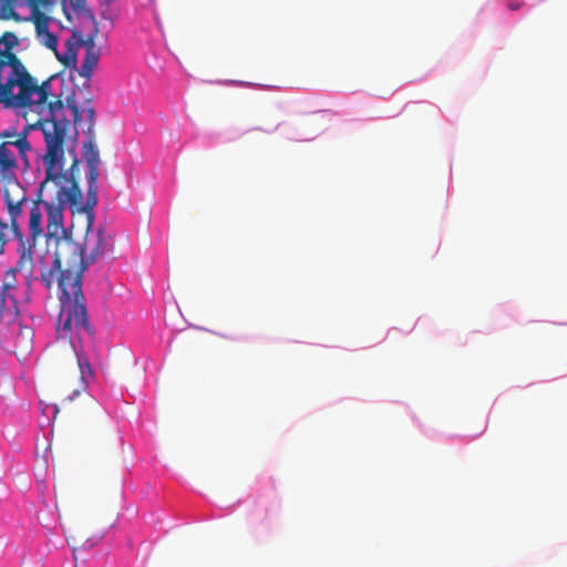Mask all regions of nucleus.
Returning a JSON list of instances; mask_svg holds the SVG:
<instances>
[{"label": "nucleus", "instance_id": "4468645a", "mask_svg": "<svg viewBox=\"0 0 567 567\" xmlns=\"http://www.w3.org/2000/svg\"><path fill=\"white\" fill-rule=\"evenodd\" d=\"M73 323L75 324V321H58L56 323V333L60 338L70 339L71 332L73 329Z\"/></svg>", "mask_w": 567, "mask_h": 567}, {"label": "nucleus", "instance_id": "2eb2a0df", "mask_svg": "<svg viewBox=\"0 0 567 567\" xmlns=\"http://www.w3.org/2000/svg\"><path fill=\"white\" fill-rule=\"evenodd\" d=\"M55 2V0H35V3L32 4L28 1V8L31 11V17H35L38 14H45L41 11V7H48Z\"/></svg>", "mask_w": 567, "mask_h": 567}, {"label": "nucleus", "instance_id": "1a4fd4ad", "mask_svg": "<svg viewBox=\"0 0 567 567\" xmlns=\"http://www.w3.org/2000/svg\"><path fill=\"white\" fill-rule=\"evenodd\" d=\"M31 19L34 23L35 31L41 40V43L48 49L56 52L58 38L55 34L49 31L50 17L47 14H38L35 17H31Z\"/></svg>", "mask_w": 567, "mask_h": 567}, {"label": "nucleus", "instance_id": "aec40b11", "mask_svg": "<svg viewBox=\"0 0 567 567\" xmlns=\"http://www.w3.org/2000/svg\"><path fill=\"white\" fill-rule=\"evenodd\" d=\"M523 2L518 0H507V8L512 11L519 10L523 7Z\"/></svg>", "mask_w": 567, "mask_h": 567}, {"label": "nucleus", "instance_id": "7ed1b4c3", "mask_svg": "<svg viewBox=\"0 0 567 567\" xmlns=\"http://www.w3.org/2000/svg\"><path fill=\"white\" fill-rule=\"evenodd\" d=\"M53 266L43 271L41 281L48 289L56 282L61 290L59 319H87L86 300L82 292V277L85 265L82 250L72 237H62L54 245Z\"/></svg>", "mask_w": 567, "mask_h": 567}, {"label": "nucleus", "instance_id": "9d476101", "mask_svg": "<svg viewBox=\"0 0 567 567\" xmlns=\"http://www.w3.org/2000/svg\"><path fill=\"white\" fill-rule=\"evenodd\" d=\"M86 103H87V105L84 106L82 110H80L73 97H69L66 100V106L72 112L74 124L80 123L82 121L83 115L85 116V118L89 123L87 130H86V135H89L90 132H94L95 110L91 105V100H87Z\"/></svg>", "mask_w": 567, "mask_h": 567}, {"label": "nucleus", "instance_id": "ddd939ff", "mask_svg": "<svg viewBox=\"0 0 567 567\" xmlns=\"http://www.w3.org/2000/svg\"><path fill=\"white\" fill-rule=\"evenodd\" d=\"M55 55L58 58V60L64 64L65 66H73V68H76V62H78V52H76V49L74 48V44L71 42V40H69L66 42V50L64 51L63 54H59L58 51L55 52Z\"/></svg>", "mask_w": 567, "mask_h": 567}, {"label": "nucleus", "instance_id": "39448f33", "mask_svg": "<svg viewBox=\"0 0 567 567\" xmlns=\"http://www.w3.org/2000/svg\"><path fill=\"white\" fill-rule=\"evenodd\" d=\"M83 157L87 166V194H86V208L93 209L97 204V179L100 176V152L95 145V134L90 132L83 143Z\"/></svg>", "mask_w": 567, "mask_h": 567}, {"label": "nucleus", "instance_id": "6ab92c4d", "mask_svg": "<svg viewBox=\"0 0 567 567\" xmlns=\"http://www.w3.org/2000/svg\"><path fill=\"white\" fill-rule=\"evenodd\" d=\"M69 4L76 12L82 11L86 6V0H69Z\"/></svg>", "mask_w": 567, "mask_h": 567}, {"label": "nucleus", "instance_id": "dca6fc26", "mask_svg": "<svg viewBox=\"0 0 567 567\" xmlns=\"http://www.w3.org/2000/svg\"><path fill=\"white\" fill-rule=\"evenodd\" d=\"M95 34H96V31L94 32V34H89L86 37V39H81L79 41V44L83 45L85 48V52H91V50L93 52H100V49L96 47V43H95Z\"/></svg>", "mask_w": 567, "mask_h": 567}, {"label": "nucleus", "instance_id": "0eeeda50", "mask_svg": "<svg viewBox=\"0 0 567 567\" xmlns=\"http://www.w3.org/2000/svg\"><path fill=\"white\" fill-rule=\"evenodd\" d=\"M83 212L87 213V227L84 239V245L79 244L82 250V261L85 265V270L91 264H94L105 251V237L101 229L96 234L92 233L93 214L92 209L86 208V204L82 207Z\"/></svg>", "mask_w": 567, "mask_h": 567}, {"label": "nucleus", "instance_id": "f3484780", "mask_svg": "<svg viewBox=\"0 0 567 567\" xmlns=\"http://www.w3.org/2000/svg\"><path fill=\"white\" fill-rule=\"evenodd\" d=\"M22 135H25V133L18 134L16 131L4 130L3 132H0V142L8 141V140H17L18 137H21Z\"/></svg>", "mask_w": 567, "mask_h": 567}, {"label": "nucleus", "instance_id": "6e6552de", "mask_svg": "<svg viewBox=\"0 0 567 567\" xmlns=\"http://www.w3.org/2000/svg\"><path fill=\"white\" fill-rule=\"evenodd\" d=\"M75 357L79 368L76 385L72 388L71 394L65 395L62 403L72 402L75 396H79L83 391H85L87 382L93 378V371L87 358L79 353H75Z\"/></svg>", "mask_w": 567, "mask_h": 567}, {"label": "nucleus", "instance_id": "9b49d317", "mask_svg": "<svg viewBox=\"0 0 567 567\" xmlns=\"http://www.w3.org/2000/svg\"><path fill=\"white\" fill-rule=\"evenodd\" d=\"M14 288H16V270L9 269L6 272L3 284L1 287L0 302H1L2 308H6L8 306V303H12L13 306L16 305L14 298L10 295V291Z\"/></svg>", "mask_w": 567, "mask_h": 567}, {"label": "nucleus", "instance_id": "423d86ee", "mask_svg": "<svg viewBox=\"0 0 567 567\" xmlns=\"http://www.w3.org/2000/svg\"><path fill=\"white\" fill-rule=\"evenodd\" d=\"M34 332L22 321H0V340L6 348L29 352L32 348Z\"/></svg>", "mask_w": 567, "mask_h": 567}, {"label": "nucleus", "instance_id": "f03ea898", "mask_svg": "<svg viewBox=\"0 0 567 567\" xmlns=\"http://www.w3.org/2000/svg\"><path fill=\"white\" fill-rule=\"evenodd\" d=\"M19 45L18 37L6 31L0 37V104L22 115L28 127L37 130L49 121L69 122L60 116L63 110L61 95L52 93V75L39 83L21 59L12 52Z\"/></svg>", "mask_w": 567, "mask_h": 567}, {"label": "nucleus", "instance_id": "f257e3e1", "mask_svg": "<svg viewBox=\"0 0 567 567\" xmlns=\"http://www.w3.org/2000/svg\"><path fill=\"white\" fill-rule=\"evenodd\" d=\"M69 126L70 122L49 121L43 127H38L45 142V154L42 157L45 177L30 209L29 236L33 245L43 235L42 208L47 213L44 236L50 246L62 237H72L63 227L64 210L68 205L79 208L82 204L76 140L68 141Z\"/></svg>", "mask_w": 567, "mask_h": 567}, {"label": "nucleus", "instance_id": "20e7f679", "mask_svg": "<svg viewBox=\"0 0 567 567\" xmlns=\"http://www.w3.org/2000/svg\"><path fill=\"white\" fill-rule=\"evenodd\" d=\"M18 148L19 153L24 156L31 146L28 142L27 135H22L17 140H8L0 142V179L3 183V197L8 214L10 217V224L14 233H18V218L22 214V205L27 202L25 192L20 185L16 171L18 169V163L16 155L11 147Z\"/></svg>", "mask_w": 567, "mask_h": 567}, {"label": "nucleus", "instance_id": "a211bd4d", "mask_svg": "<svg viewBox=\"0 0 567 567\" xmlns=\"http://www.w3.org/2000/svg\"><path fill=\"white\" fill-rule=\"evenodd\" d=\"M75 329L78 332L84 330L90 334H93L91 321H75Z\"/></svg>", "mask_w": 567, "mask_h": 567}, {"label": "nucleus", "instance_id": "f8f14e48", "mask_svg": "<svg viewBox=\"0 0 567 567\" xmlns=\"http://www.w3.org/2000/svg\"><path fill=\"white\" fill-rule=\"evenodd\" d=\"M101 53L100 52H85V56L82 61L81 68L79 70V74L82 78H85L87 81L91 80L95 68L99 64Z\"/></svg>", "mask_w": 567, "mask_h": 567}]
</instances>
